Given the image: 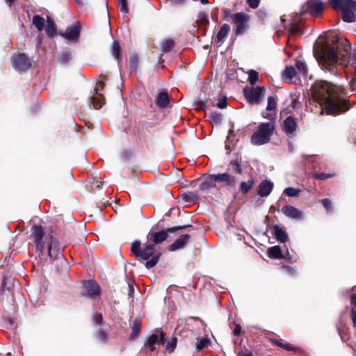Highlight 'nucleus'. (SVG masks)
Returning a JSON list of instances; mask_svg holds the SVG:
<instances>
[{
	"label": "nucleus",
	"mask_w": 356,
	"mask_h": 356,
	"mask_svg": "<svg viewBox=\"0 0 356 356\" xmlns=\"http://www.w3.org/2000/svg\"><path fill=\"white\" fill-rule=\"evenodd\" d=\"M209 340L207 338H197L196 348L198 350L208 346Z\"/></svg>",
	"instance_id": "obj_45"
},
{
	"label": "nucleus",
	"mask_w": 356,
	"mask_h": 356,
	"mask_svg": "<svg viewBox=\"0 0 356 356\" xmlns=\"http://www.w3.org/2000/svg\"><path fill=\"white\" fill-rule=\"evenodd\" d=\"M253 185V179H250L248 181H241L240 184L239 190L242 193L246 194L252 189Z\"/></svg>",
	"instance_id": "obj_36"
},
{
	"label": "nucleus",
	"mask_w": 356,
	"mask_h": 356,
	"mask_svg": "<svg viewBox=\"0 0 356 356\" xmlns=\"http://www.w3.org/2000/svg\"><path fill=\"white\" fill-rule=\"evenodd\" d=\"M72 59V54L69 51L64 52L59 55L58 60L63 63H66Z\"/></svg>",
	"instance_id": "obj_48"
},
{
	"label": "nucleus",
	"mask_w": 356,
	"mask_h": 356,
	"mask_svg": "<svg viewBox=\"0 0 356 356\" xmlns=\"http://www.w3.org/2000/svg\"><path fill=\"white\" fill-rule=\"evenodd\" d=\"M16 0H6V3L9 7H11Z\"/></svg>",
	"instance_id": "obj_62"
},
{
	"label": "nucleus",
	"mask_w": 356,
	"mask_h": 356,
	"mask_svg": "<svg viewBox=\"0 0 356 356\" xmlns=\"http://www.w3.org/2000/svg\"><path fill=\"white\" fill-rule=\"evenodd\" d=\"M229 165L232 166L233 171L237 174H241L243 172L241 165L237 160H232Z\"/></svg>",
	"instance_id": "obj_47"
},
{
	"label": "nucleus",
	"mask_w": 356,
	"mask_h": 356,
	"mask_svg": "<svg viewBox=\"0 0 356 356\" xmlns=\"http://www.w3.org/2000/svg\"><path fill=\"white\" fill-rule=\"evenodd\" d=\"M119 4L121 6L120 10L124 13H127L129 11L127 7V0H118Z\"/></svg>",
	"instance_id": "obj_54"
},
{
	"label": "nucleus",
	"mask_w": 356,
	"mask_h": 356,
	"mask_svg": "<svg viewBox=\"0 0 356 356\" xmlns=\"http://www.w3.org/2000/svg\"><path fill=\"white\" fill-rule=\"evenodd\" d=\"M330 40L318 42L314 48V55L322 69L336 75L339 66L350 65L356 70V50L351 48L345 39H338L330 44Z\"/></svg>",
	"instance_id": "obj_1"
},
{
	"label": "nucleus",
	"mask_w": 356,
	"mask_h": 356,
	"mask_svg": "<svg viewBox=\"0 0 356 356\" xmlns=\"http://www.w3.org/2000/svg\"><path fill=\"white\" fill-rule=\"evenodd\" d=\"M190 236L188 234H183L177 239H176L174 243L169 246L168 250L170 251H176L177 250L182 249L188 242Z\"/></svg>",
	"instance_id": "obj_23"
},
{
	"label": "nucleus",
	"mask_w": 356,
	"mask_h": 356,
	"mask_svg": "<svg viewBox=\"0 0 356 356\" xmlns=\"http://www.w3.org/2000/svg\"><path fill=\"white\" fill-rule=\"evenodd\" d=\"M277 107V102L275 98L272 96L268 97V104L266 108V111L262 113V116L264 118L271 120L275 115V111Z\"/></svg>",
	"instance_id": "obj_20"
},
{
	"label": "nucleus",
	"mask_w": 356,
	"mask_h": 356,
	"mask_svg": "<svg viewBox=\"0 0 356 356\" xmlns=\"http://www.w3.org/2000/svg\"><path fill=\"white\" fill-rule=\"evenodd\" d=\"M282 213L288 218L301 220L303 218L302 212L291 205H285L282 209Z\"/></svg>",
	"instance_id": "obj_18"
},
{
	"label": "nucleus",
	"mask_w": 356,
	"mask_h": 356,
	"mask_svg": "<svg viewBox=\"0 0 356 356\" xmlns=\"http://www.w3.org/2000/svg\"><path fill=\"white\" fill-rule=\"evenodd\" d=\"M238 356H253V354L251 351L245 350L243 352L238 353Z\"/></svg>",
	"instance_id": "obj_59"
},
{
	"label": "nucleus",
	"mask_w": 356,
	"mask_h": 356,
	"mask_svg": "<svg viewBox=\"0 0 356 356\" xmlns=\"http://www.w3.org/2000/svg\"><path fill=\"white\" fill-rule=\"evenodd\" d=\"M283 270L289 275H293L295 273L294 269L290 266H284Z\"/></svg>",
	"instance_id": "obj_57"
},
{
	"label": "nucleus",
	"mask_w": 356,
	"mask_h": 356,
	"mask_svg": "<svg viewBox=\"0 0 356 356\" xmlns=\"http://www.w3.org/2000/svg\"><path fill=\"white\" fill-rule=\"evenodd\" d=\"M323 207L327 212L332 211V204L330 199L325 198L321 200Z\"/></svg>",
	"instance_id": "obj_49"
},
{
	"label": "nucleus",
	"mask_w": 356,
	"mask_h": 356,
	"mask_svg": "<svg viewBox=\"0 0 356 356\" xmlns=\"http://www.w3.org/2000/svg\"><path fill=\"white\" fill-rule=\"evenodd\" d=\"M349 85L353 91H356V76L350 80Z\"/></svg>",
	"instance_id": "obj_58"
},
{
	"label": "nucleus",
	"mask_w": 356,
	"mask_h": 356,
	"mask_svg": "<svg viewBox=\"0 0 356 356\" xmlns=\"http://www.w3.org/2000/svg\"><path fill=\"white\" fill-rule=\"evenodd\" d=\"M229 31V26L228 24H223L219 31L218 32L216 35V42L220 45L225 39V38L228 34V32Z\"/></svg>",
	"instance_id": "obj_29"
},
{
	"label": "nucleus",
	"mask_w": 356,
	"mask_h": 356,
	"mask_svg": "<svg viewBox=\"0 0 356 356\" xmlns=\"http://www.w3.org/2000/svg\"><path fill=\"white\" fill-rule=\"evenodd\" d=\"M95 337L101 342H106L108 337L109 325L103 319L99 312H95L92 316V324Z\"/></svg>",
	"instance_id": "obj_5"
},
{
	"label": "nucleus",
	"mask_w": 356,
	"mask_h": 356,
	"mask_svg": "<svg viewBox=\"0 0 356 356\" xmlns=\"http://www.w3.org/2000/svg\"><path fill=\"white\" fill-rule=\"evenodd\" d=\"M3 319V321L7 324V328L13 331H15L17 329V325L15 318L9 316H4Z\"/></svg>",
	"instance_id": "obj_37"
},
{
	"label": "nucleus",
	"mask_w": 356,
	"mask_h": 356,
	"mask_svg": "<svg viewBox=\"0 0 356 356\" xmlns=\"http://www.w3.org/2000/svg\"><path fill=\"white\" fill-rule=\"evenodd\" d=\"M261 0H247L248 6L252 8L256 9L259 7Z\"/></svg>",
	"instance_id": "obj_53"
},
{
	"label": "nucleus",
	"mask_w": 356,
	"mask_h": 356,
	"mask_svg": "<svg viewBox=\"0 0 356 356\" xmlns=\"http://www.w3.org/2000/svg\"><path fill=\"white\" fill-rule=\"evenodd\" d=\"M183 199L186 201V202H189L190 200H191V197H190V195L189 194H184L183 195Z\"/></svg>",
	"instance_id": "obj_63"
},
{
	"label": "nucleus",
	"mask_w": 356,
	"mask_h": 356,
	"mask_svg": "<svg viewBox=\"0 0 356 356\" xmlns=\"http://www.w3.org/2000/svg\"><path fill=\"white\" fill-rule=\"evenodd\" d=\"M81 25L79 22L67 27L65 32H60L59 34L69 41L76 42L80 36Z\"/></svg>",
	"instance_id": "obj_15"
},
{
	"label": "nucleus",
	"mask_w": 356,
	"mask_h": 356,
	"mask_svg": "<svg viewBox=\"0 0 356 356\" xmlns=\"http://www.w3.org/2000/svg\"><path fill=\"white\" fill-rule=\"evenodd\" d=\"M16 280L10 276H3L1 282V293L5 292L6 290L10 291L15 287Z\"/></svg>",
	"instance_id": "obj_26"
},
{
	"label": "nucleus",
	"mask_w": 356,
	"mask_h": 356,
	"mask_svg": "<svg viewBox=\"0 0 356 356\" xmlns=\"http://www.w3.org/2000/svg\"><path fill=\"white\" fill-rule=\"evenodd\" d=\"M174 42L172 40H165L161 42V51L162 53H166L172 49Z\"/></svg>",
	"instance_id": "obj_38"
},
{
	"label": "nucleus",
	"mask_w": 356,
	"mask_h": 356,
	"mask_svg": "<svg viewBox=\"0 0 356 356\" xmlns=\"http://www.w3.org/2000/svg\"><path fill=\"white\" fill-rule=\"evenodd\" d=\"M216 176L217 182L220 184L222 188L228 191H232L235 188L238 182V179L235 175L226 172L216 174Z\"/></svg>",
	"instance_id": "obj_11"
},
{
	"label": "nucleus",
	"mask_w": 356,
	"mask_h": 356,
	"mask_svg": "<svg viewBox=\"0 0 356 356\" xmlns=\"http://www.w3.org/2000/svg\"><path fill=\"white\" fill-rule=\"evenodd\" d=\"M297 127V122L293 116L287 117L283 122V130L287 136H293Z\"/></svg>",
	"instance_id": "obj_22"
},
{
	"label": "nucleus",
	"mask_w": 356,
	"mask_h": 356,
	"mask_svg": "<svg viewBox=\"0 0 356 356\" xmlns=\"http://www.w3.org/2000/svg\"><path fill=\"white\" fill-rule=\"evenodd\" d=\"M274 131L275 126L273 123H261L251 137V143L254 145H262L269 143Z\"/></svg>",
	"instance_id": "obj_4"
},
{
	"label": "nucleus",
	"mask_w": 356,
	"mask_h": 356,
	"mask_svg": "<svg viewBox=\"0 0 356 356\" xmlns=\"http://www.w3.org/2000/svg\"><path fill=\"white\" fill-rule=\"evenodd\" d=\"M217 183L216 174L209 175L201 182L199 186V188L202 191H206L210 188L216 187Z\"/></svg>",
	"instance_id": "obj_19"
},
{
	"label": "nucleus",
	"mask_w": 356,
	"mask_h": 356,
	"mask_svg": "<svg viewBox=\"0 0 356 356\" xmlns=\"http://www.w3.org/2000/svg\"><path fill=\"white\" fill-rule=\"evenodd\" d=\"M217 106L220 108H225L227 106V98L224 97L220 99L217 104Z\"/></svg>",
	"instance_id": "obj_55"
},
{
	"label": "nucleus",
	"mask_w": 356,
	"mask_h": 356,
	"mask_svg": "<svg viewBox=\"0 0 356 356\" xmlns=\"http://www.w3.org/2000/svg\"><path fill=\"white\" fill-rule=\"evenodd\" d=\"M102 296V289L100 286L93 280H90V300L99 301Z\"/></svg>",
	"instance_id": "obj_25"
},
{
	"label": "nucleus",
	"mask_w": 356,
	"mask_h": 356,
	"mask_svg": "<svg viewBox=\"0 0 356 356\" xmlns=\"http://www.w3.org/2000/svg\"><path fill=\"white\" fill-rule=\"evenodd\" d=\"M351 302L355 305L356 307V295H353L351 296Z\"/></svg>",
	"instance_id": "obj_64"
},
{
	"label": "nucleus",
	"mask_w": 356,
	"mask_h": 356,
	"mask_svg": "<svg viewBox=\"0 0 356 356\" xmlns=\"http://www.w3.org/2000/svg\"><path fill=\"white\" fill-rule=\"evenodd\" d=\"M300 26L297 24H293L291 26V29H290V33L291 35H293V34H296L297 33H298L300 31Z\"/></svg>",
	"instance_id": "obj_56"
},
{
	"label": "nucleus",
	"mask_w": 356,
	"mask_h": 356,
	"mask_svg": "<svg viewBox=\"0 0 356 356\" xmlns=\"http://www.w3.org/2000/svg\"><path fill=\"white\" fill-rule=\"evenodd\" d=\"M351 318H352L354 327H356V312L353 309L351 311Z\"/></svg>",
	"instance_id": "obj_61"
},
{
	"label": "nucleus",
	"mask_w": 356,
	"mask_h": 356,
	"mask_svg": "<svg viewBox=\"0 0 356 356\" xmlns=\"http://www.w3.org/2000/svg\"><path fill=\"white\" fill-rule=\"evenodd\" d=\"M154 244H149L142 249L141 252L139 253L140 254L138 257L143 260H147L145 267L148 269L154 267L158 263L160 258V254H154Z\"/></svg>",
	"instance_id": "obj_8"
},
{
	"label": "nucleus",
	"mask_w": 356,
	"mask_h": 356,
	"mask_svg": "<svg viewBox=\"0 0 356 356\" xmlns=\"http://www.w3.org/2000/svg\"><path fill=\"white\" fill-rule=\"evenodd\" d=\"M333 176L334 175L330 173H316L314 175V177L320 180H325Z\"/></svg>",
	"instance_id": "obj_50"
},
{
	"label": "nucleus",
	"mask_w": 356,
	"mask_h": 356,
	"mask_svg": "<svg viewBox=\"0 0 356 356\" xmlns=\"http://www.w3.org/2000/svg\"><path fill=\"white\" fill-rule=\"evenodd\" d=\"M301 190L299 188H295L293 187L286 188L284 191V193L288 197H297L300 193Z\"/></svg>",
	"instance_id": "obj_43"
},
{
	"label": "nucleus",
	"mask_w": 356,
	"mask_h": 356,
	"mask_svg": "<svg viewBox=\"0 0 356 356\" xmlns=\"http://www.w3.org/2000/svg\"><path fill=\"white\" fill-rule=\"evenodd\" d=\"M104 84L103 80L98 81L95 88V95L90 97V104L92 103L95 109H99L105 103L104 94L102 92L104 90Z\"/></svg>",
	"instance_id": "obj_13"
},
{
	"label": "nucleus",
	"mask_w": 356,
	"mask_h": 356,
	"mask_svg": "<svg viewBox=\"0 0 356 356\" xmlns=\"http://www.w3.org/2000/svg\"><path fill=\"white\" fill-rule=\"evenodd\" d=\"M10 61L13 68L17 71L26 72L31 67L30 58L22 53L13 54Z\"/></svg>",
	"instance_id": "obj_9"
},
{
	"label": "nucleus",
	"mask_w": 356,
	"mask_h": 356,
	"mask_svg": "<svg viewBox=\"0 0 356 356\" xmlns=\"http://www.w3.org/2000/svg\"><path fill=\"white\" fill-rule=\"evenodd\" d=\"M274 187V184L269 180L262 181L258 186V195L261 197H268L272 192Z\"/></svg>",
	"instance_id": "obj_21"
},
{
	"label": "nucleus",
	"mask_w": 356,
	"mask_h": 356,
	"mask_svg": "<svg viewBox=\"0 0 356 356\" xmlns=\"http://www.w3.org/2000/svg\"><path fill=\"white\" fill-rule=\"evenodd\" d=\"M248 81L251 85H254L259 79V74L257 71L254 70H250L248 72Z\"/></svg>",
	"instance_id": "obj_44"
},
{
	"label": "nucleus",
	"mask_w": 356,
	"mask_h": 356,
	"mask_svg": "<svg viewBox=\"0 0 356 356\" xmlns=\"http://www.w3.org/2000/svg\"><path fill=\"white\" fill-rule=\"evenodd\" d=\"M273 235L278 241L284 243L288 241V234L284 228L279 227L277 225H275L273 226Z\"/></svg>",
	"instance_id": "obj_24"
},
{
	"label": "nucleus",
	"mask_w": 356,
	"mask_h": 356,
	"mask_svg": "<svg viewBox=\"0 0 356 356\" xmlns=\"http://www.w3.org/2000/svg\"><path fill=\"white\" fill-rule=\"evenodd\" d=\"M209 118L212 120L213 122L216 123H220L222 120V115L216 112L211 113L209 115Z\"/></svg>",
	"instance_id": "obj_51"
},
{
	"label": "nucleus",
	"mask_w": 356,
	"mask_h": 356,
	"mask_svg": "<svg viewBox=\"0 0 356 356\" xmlns=\"http://www.w3.org/2000/svg\"><path fill=\"white\" fill-rule=\"evenodd\" d=\"M304 11L312 16H320L324 9L323 3L320 0H309L303 7Z\"/></svg>",
	"instance_id": "obj_14"
},
{
	"label": "nucleus",
	"mask_w": 356,
	"mask_h": 356,
	"mask_svg": "<svg viewBox=\"0 0 356 356\" xmlns=\"http://www.w3.org/2000/svg\"><path fill=\"white\" fill-rule=\"evenodd\" d=\"M295 65L299 74H302L303 76H307L308 72L307 65L302 58H297Z\"/></svg>",
	"instance_id": "obj_30"
},
{
	"label": "nucleus",
	"mask_w": 356,
	"mask_h": 356,
	"mask_svg": "<svg viewBox=\"0 0 356 356\" xmlns=\"http://www.w3.org/2000/svg\"><path fill=\"white\" fill-rule=\"evenodd\" d=\"M176 346H177V339L172 338V341L168 343V344L166 346V349L168 350L169 351L172 352L175 350V348H176Z\"/></svg>",
	"instance_id": "obj_52"
},
{
	"label": "nucleus",
	"mask_w": 356,
	"mask_h": 356,
	"mask_svg": "<svg viewBox=\"0 0 356 356\" xmlns=\"http://www.w3.org/2000/svg\"><path fill=\"white\" fill-rule=\"evenodd\" d=\"M45 31L49 38H53L56 35V26L53 19L50 17H47Z\"/></svg>",
	"instance_id": "obj_28"
},
{
	"label": "nucleus",
	"mask_w": 356,
	"mask_h": 356,
	"mask_svg": "<svg viewBox=\"0 0 356 356\" xmlns=\"http://www.w3.org/2000/svg\"><path fill=\"white\" fill-rule=\"evenodd\" d=\"M297 74L296 70L293 66H287L283 72V76L291 80L296 76Z\"/></svg>",
	"instance_id": "obj_39"
},
{
	"label": "nucleus",
	"mask_w": 356,
	"mask_h": 356,
	"mask_svg": "<svg viewBox=\"0 0 356 356\" xmlns=\"http://www.w3.org/2000/svg\"><path fill=\"white\" fill-rule=\"evenodd\" d=\"M234 125H233V124H232V127L228 131V135H227V140L225 142V148L227 150L231 151L234 148V145L232 144V142H233L232 137L234 136Z\"/></svg>",
	"instance_id": "obj_34"
},
{
	"label": "nucleus",
	"mask_w": 356,
	"mask_h": 356,
	"mask_svg": "<svg viewBox=\"0 0 356 356\" xmlns=\"http://www.w3.org/2000/svg\"><path fill=\"white\" fill-rule=\"evenodd\" d=\"M273 342L275 344L286 350L294 351L296 350V348L293 345L289 343H282L281 340L275 339Z\"/></svg>",
	"instance_id": "obj_41"
},
{
	"label": "nucleus",
	"mask_w": 356,
	"mask_h": 356,
	"mask_svg": "<svg viewBox=\"0 0 356 356\" xmlns=\"http://www.w3.org/2000/svg\"><path fill=\"white\" fill-rule=\"evenodd\" d=\"M48 236L49 237V241L47 244L49 257L52 260L58 259L60 258L63 259V251L65 246L62 245L56 238L54 229L49 230Z\"/></svg>",
	"instance_id": "obj_6"
},
{
	"label": "nucleus",
	"mask_w": 356,
	"mask_h": 356,
	"mask_svg": "<svg viewBox=\"0 0 356 356\" xmlns=\"http://www.w3.org/2000/svg\"><path fill=\"white\" fill-rule=\"evenodd\" d=\"M330 6L335 10H341V11L348 3L347 0H329Z\"/></svg>",
	"instance_id": "obj_35"
},
{
	"label": "nucleus",
	"mask_w": 356,
	"mask_h": 356,
	"mask_svg": "<svg viewBox=\"0 0 356 356\" xmlns=\"http://www.w3.org/2000/svg\"><path fill=\"white\" fill-rule=\"evenodd\" d=\"M241 325L238 324L236 325L235 328L234 330V334L236 336H238L241 334Z\"/></svg>",
	"instance_id": "obj_60"
},
{
	"label": "nucleus",
	"mask_w": 356,
	"mask_h": 356,
	"mask_svg": "<svg viewBox=\"0 0 356 356\" xmlns=\"http://www.w3.org/2000/svg\"><path fill=\"white\" fill-rule=\"evenodd\" d=\"M165 343V334L161 331L159 334H152L145 341V348L153 351L155 349L156 344H164Z\"/></svg>",
	"instance_id": "obj_17"
},
{
	"label": "nucleus",
	"mask_w": 356,
	"mask_h": 356,
	"mask_svg": "<svg viewBox=\"0 0 356 356\" xmlns=\"http://www.w3.org/2000/svg\"><path fill=\"white\" fill-rule=\"evenodd\" d=\"M53 229L52 227L48 228L46 231L40 225H34L31 229V238L35 244L36 251L38 252L39 256H42L44 253L46 244L49 241L48 236V232Z\"/></svg>",
	"instance_id": "obj_3"
},
{
	"label": "nucleus",
	"mask_w": 356,
	"mask_h": 356,
	"mask_svg": "<svg viewBox=\"0 0 356 356\" xmlns=\"http://www.w3.org/2000/svg\"><path fill=\"white\" fill-rule=\"evenodd\" d=\"M76 288L81 296H89V280H82L81 283L76 286Z\"/></svg>",
	"instance_id": "obj_32"
},
{
	"label": "nucleus",
	"mask_w": 356,
	"mask_h": 356,
	"mask_svg": "<svg viewBox=\"0 0 356 356\" xmlns=\"http://www.w3.org/2000/svg\"><path fill=\"white\" fill-rule=\"evenodd\" d=\"M265 88L263 86H257L256 88H245L243 90L244 95L247 101L251 104H258L264 96Z\"/></svg>",
	"instance_id": "obj_12"
},
{
	"label": "nucleus",
	"mask_w": 356,
	"mask_h": 356,
	"mask_svg": "<svg viewBox=\"0 0 356 356\" xmlns=\"http://www.w3.org/2000/svg\"><path fill=\"white\" fill-rule=\"evenodd\" d=\"M33 24L36 27L38 31H42L44 29V19L38 15H35L33 17Z\"/></svg>",
	"instance_id": "obj_33"
},
{
	"label": "nucleus",
	"mask_w": 356,
	"mask_h": 356,
	"mask_svg": "<svg viewBox=\"0 0 356 356\" xmlns=\"http://www.w3.org/2000/svg\"><path fill=\"white\" fill-rule=\"evenodd\" d=\"M140 321L138 319L135 320L133 323L132 333L131 338L132 339L136 338L140 332Z\"/></svg>",
	"instance_id": "obj_42"
},
{
	"label": "nucleus",
	"mask_w": 356,
	"mask_h": 356,
	"mask_svg": "<svg viewBox=\"0 0 356 356\" xmlns=\"http://www.w3.org/2000/svg\"><path fill=\"white\" fill-rule=\"evenodd\" d=\"M342 12V19L345 22H353L356 19V1H348Z\"/></svg>",
	"instance_id": "obj_16"
},
{
	"label": "nucleus",
	"mask_w": 356,
	"mask_h": 356,
	"mask_svg": "<svg viewBox=\"0 0 356 356\" xmlns=\"http://www.w3.org/2000/svg\"><path fill=\"white\" fill-rule=\"evenodd\" d=\"M268 254L269 257L273 259H281L283 257L281 248L278 245H275L268 248Z\"/></svg>",
	"instance_id": "obj_31"
},
{
	"label": "nucleus",
	"mask_w": 356,
	"mask_h": 356,
	"mask_svg": "<svg viewBox=\"0 0 356 356\" xmlns=\"http://www.w3.org/2000/svg\"><path fill=\"white\" fill-rule=\"evenodd\" d=\"M232 24L234 25V31L236 35L245 33L249 28L250 16L243 13H236L230 15Z\"/></svg>",
	"instance_id": "obj_7"
},
{
	"label": "nucleus",
	"mask_w": 356,
	"mask_h": 356,
	"mask_svg": "<svg viewBox=\"0 0 356 356\" xmlns=\"http://www.w3.org/2000/svg\"><path fill=\"white\" fill-rule=\"evenodd\" d=\"M170 103L168 93L165 91L161 92L156 98V104L158 107L164 108L168 107Z\"/></svg>",
	"instance_id": "obj_27"
},
{
	"label": "nucleus",
	"mask_w": 356,
	"mask_h": 356,
	"mask_svg": "<svg viewBox=\"0 0 356 356\" xmlns=\"http://www.w3.org/2000/svg\"><path fill=\"white\" fill-rule=\"evenodd\" d=\"M140 241L138 240L134 241L131 244V252L136 257H139V253L141 252Z\"/></svg>",
	"instance_id": "obj_46"
},
{
	"label": "nucleus",
	"mask_w": 356,
	"mask_h": 356,
	"mask_svg": "<svg viewBox=\"0 0 356 356\" xmlns=\"http://www.w3.org/2000/svg\"><path fill=\"white\" fill-rule=\"evenodd\" d=\"M111 51V54H112V56H113V58L115 60H118L120 58V52H121L120 47L118 42H117L116 41H113V42L112 43Z\"/></svg>",
	"instance_id": "obj_40"
},
{
	"label": "nucleus",
	"mask_w": 356,
	"mask_h": 356,
	"mask_svg": "<svg viewBox=\"0 0 356 356\" xmlns=\"http://www.w3.org/2000/svg\"><path fill=\"white\" fill-rule=\"evenodd\" d=\"M343 88L340 86L332 85L330 83L321 81L312 86V96L321 109V114L325 110L329 115H338L348 110L346 101L340 97Z\"/></svg>",
	"instance_id": "obj_2"
},
{
	"label": "nucleus",
	"mask_w": 356,
	"mask_h": 356,
	"mask_svg": "<svg viewBox=\"0 0 356 356\" xmlns=\"http://www.w3.org/2000/svg\"><path fill=\"white\" fill-rule=\"evenodd\" d=\"M189 225H184V226H177L171 228H168L166 230H161L159 232H155L154 230H151L148 235L147 239L152 242L154 245L159 244L165 241L168 238V232H173L177 229H183L188 227Z\"/></svg>",
	"instance_id": "obj_10"
}]
</instances>
